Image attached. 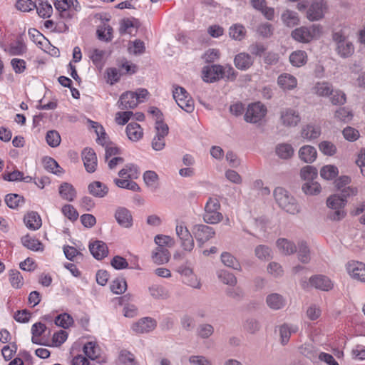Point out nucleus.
I'll return each mask as SVG.
<instances>
[{
	"instance_id": "nucleus-1",
	"label": "nucleus",
	"mask_w": 365,
	"mask_h": 365,
	"mask_svg": "<svg viewBox=\"0 0 365 365\" xmlns=\"http://www.w3.org/2000/svg\"><path fill=\"white\" fill-rule=\"evenodd\" d=\"M357 190L355 187H347L342 190L341 195H333L327 201V206L332 210L329 217L333 220H340L346 215L344 207L346 203V197L356 195Z\"/></svg>"
},
{
	"instance_id": "nucleus-2",
	"label": "nucleus",
	"mask_w": 365,
	"mask_h": 365,
	"mask_svg": "<svg viewBox=\"0 0 365 365\" xmlns=\"http://www.w3.org/2000/svg\"><path fill=\"white\" fill-rule=\"evenodd\" d=\"M274 197L278 205L287 213L296 215L300 212V206L296 199L285 189L276 187L274 190Z\"/></svg>"
},
{
	"instance_id": "nucleus-3",
	"label": "nucleus",
	"mask_w": 365,
	"mask_h": 365,
	"mask_svg": "<svg viewBox=\"0 0 365 365\" xmlns=\"http://www.w3.org/2000/svg\"><path fill=\"white\" fill-rule=\"evenodd\" d=\"M335 51L342 58H347L354 53V46L344 31H335L332 34Z\"/></svg>"
},
{
	"instance_id": "nucleus-4",
	"label": "nucleus",
	"mask_w": 365,
	"mask_h": 365,
	"mask_svg": "<svg viewBox=\"0 0 365 365\" xmlns=\"http://www.w3.org/2000/svg\"><path fill=\"white\" fill-rule=\"evenodd\" d=\"M322 28L319 24H313L310 26H300L295 29L291 33V36L299 43H309L314 38H319L322 34Z\"/></svg>"
},
{
	"instance_id": "nucleus-5",
	"label": "nucleus",
	"mask_w": 365,
	"mask_h": 365,
	"mask_svg": "<svg viewBox=\"0 0 365 365\" xmlns=\"http://www.w3.org/2000/svg\"><path fill=\"white\" fill-rule=\"evenodd\" d=\"M220 201L217 198L210 197L205 206L203 220L207 224H217L222 221L223 216L219 211L220 209Z\"/></svg>"
},
{
	"instance_id": "nucleus-6",
	"label": "nucleus",
	"mask_w": 365,
	"mask_h": 365,
	"mask_svg": "<svg viewBox=\"0 0 365 365\" xmlns=\"http://www.w3.org/2000/svg\"><path fill=\"white\" fill-rule=\"evenodd\" d=\"M173 96L176 103L181 109L188 113L193 112L195 109L194 101L184 88L175 86L173 91Z\"/></svg>"
},
{
	"instance_id": "nucleus-7",
	"label": "nucleus",
	"mask_w": 365,
	"mask_h": 365,
	"mask_svg": "<svg viewBox=\"0 0 365 365\" xmlns=\"http://www.w3.org/2000/svg\"><path fill=\"white\" fill-rule=\"evenodd\" d=\"M301 121L299 111L292 108H282L279 113V123L287 128L296 127Z\"/></svg>"
},
{
	"instance_id": "nucleus-8",
	"label": "nucleus",
	"mask_w": 365,
	"mask_h": 365,
	"mask_svg": "<svg viewBox=\"0 0 365 365\" xmlns=\"http://www.w3.org/2000/svg\"><path fill=\"white\" fill-rule=\"evenodd\" d=\"M327 10L328 5L325 0H312L307 10V18L310 21H319L324 16Z\"/></svg>"
},
{
	"instance_id": "nucleus-9",
	"label": "nucleus",
	"mask_w": 365,
	"mask_h": 365,
	"mask_svg": "<svg viewBox=\"0 0 365 365\" xmlns=\"http://www.w3.org/2000/svg\"><path fill=\"white\" fill-rule=\"evenodd\" d=\"M267 113V108L260 102L254 103L247 107L245 114V121L250 123L259 122Z\"/></svg>"
},
{
	"instance_id": "nucleus-10",
	"label": "nucleus",
	"mask_w": 365,
	"mask_h": 365,
	"mask_svg": "<svg viewBox=\"0 0 365 365\" xmlns=\"http://www.w3.org/2000/svg\"><path fill=\"white\" fill-rule=\"evenodd\" d=\"M176 235L181 241V246L184 250L191 252L195 246L192 235L189 230L181 222L178 224L175 227Z\"/></svg>"
},
{
	"instance_id": "nucleus-11",
	"label": "nucleus",
	"mask_w": 365,
	"mask_h": 365,
	"mask_svg": "<svg viewBox=\"0 0 365 365\" xmlns=\"http://www.w3.org/2000/svg\"><path fill=\"white\" fill-rule=\"evenodd\" d=\"M191 230L197 242L200 243V245H202L215 235V232L212 227L203 224L195 225Z\"/></svg>"
},
{
	"instance_id": "nucleus-12",
	"label": "nucleus",
	"mask_w": 365,
	"mask_h": 365,
	"mask_svg": "<svg viewBox=\"0 0 365 365\" xmlns=\"http://www.w3.org/2000/svg\"><path fill=\"white\" fill-rule=\"evenodd\" d=\"M157 327V321L149 317H143L133 323L131 329L135 334H147L153 331Z\"/></svg>"
},
{
	"instance_id": "nucleus-13",
	"label": "nucleus",
	"mask_w": 365,
	"mask_h": 365,
	"mask_svg": "<svg viewBox=\"0 0 365 365\" xmlns=\"http://www.w3.org/2000/svg\"><path fill=\"white\" fill-rule=\"evenodd\" d=\"M349 274L354 279L365 282V264L359 261H351L346 264Z\"/></svg>"
},
{
	"instance_id": "nucleus-14",
	"label": "nucleus",
	"mask_w": 365,
	"mask_h": 365,
	"mask_svg": "<svg viewBox=\"0 0 365 365\" xmlns=\"http://www.w3.org/2000/svg\"><path fill=\"white\" fill-rule=\"evenodd\" d=\"M221 65L205 66L202 69V79L207 83H213L222 78Z\"/></svg>"
},
{
	"instance_id": "nucleus-15",
	"label": "nucleus",
	"mask_w": 365,
	"mask_h": 365,
	"mask_svg": "<svg viewBox=\"0 0 365 365\" xmlns=\"http://www.w3.org/2000/svg\"><path fill=\"white\" fill-rule=\"evenodd\" d=\"M140 101H137L136 95L133 91H127L123 93L118 101V108L121 110L133 109L135 108Z\"/></svg>"
},
{
	"instance_id": "nucleus-16",
	"label": "nucleus",
	"mask_w": 365,
	"mask_h": 365,
	"mask_svg": "<svg viewBox=\"0 0 365 365\" xmlns=\"http://www.w3.org/2000/svg\"><path fill=\"white\" fill-rule=\"evenodd\" d=\"M82 160L87 172L94 173L97 167V157L93 149L86 148L82 152Z\"/></svg>"
},
{
	"instance_id": "nucleus-17",
	"label": "nucleus",
	"mask_w": 365,
	"mask_h": 365,
	"mask_svg": "<svg viewBox=\"0 0 365 365\" xmlns=\"http://www.w3.org/2000/svg\"><path fill=\"white\" fill-rule=\"evenodd\" d=\"M309 284L315 289L322 291H329L333 288V283L329 277L324 275H314L309 278Z\"/></svg>"
},
{
	"instance_id": "nucleus-18",
	"label": "nucleus",
	"mask_w": 365,
	"mask_h": 365,
	"mask_svg": "<svg viewBox=\"0 0 365 365\" xmlns=\"http://www.w3.org/2000/svg\"><path fill=\"white\" fill-rule=\"evenodd\" d=\"M254 63V58L252 56L245 52H241L237 54L234 58L235 67L241 71H246L250 68Z\"/></svg>"
},
{
	"instance_id": "nucleus-19",
	"label": "nucleus",
	"mask_w": 365,
	"mask_h": 365,
	"mask_svg": "<svg viewBox=\"0 0 365 365\" xmlns=\"http://www.w3.org/2000/svg\"><path fill=\"white\" fill-rule=\"evenodd\" d=\"M115 218L118 223L125 228L133 225V218L130 211L125 207H118L115 213Z\"/></svg>"
},
{
	"instance_id": "nucleus-20",
	"label": "nucleus",
	"mask_w": 365,
	"mask_h": 365,
	"mask_svg": "<svg viewBox=\"0 0 365 365\" xmlns=\"http://www.w3.org/2000/svg\"><path fill=\"white\" fill-rule=\"evenodd\" d=\"M89 250L93 257L97 259H101L106 257L108 254V249L105 242L96 240L89 245Z\"/></svg>"
},
{
	"instance_id": "nucleus-21",
	"label": "nucleus",
	"mask_w": 365,
	"mask_h": 365,
	"mask_svg": "<svg viewBox=\"0 0 365 365\" xmlns=\"http://www.w3.org/2000/svg\"><path fill=\"white\" fill-rule=\"evenodd\" d=\"M299 331V327L297 324L284 323L279 326V331L281 342L282 344H287L289 340L290 336Z\"/></svg>"
},
{
	"instance_id": "nucleus-22",
	"label": "nucleus",
	"mask_w": 365,
	"mask_h": 365,
	"mask_svg": "<svg viewBox=\"0 0 365 365\" xmlns=\"http://www.w3.org/2000/svg\"><path fill=\"white\" fill-rule=\"evenodd\" d=\"M266 303L273 310L282 309L287 303L286 299L278 293H272L267 296Z\"/></svg>"
},
{
	"instance_id": "nucleus-23",
	"label": "nucleus",
	"mask_w": 365,
	"mask_h": 365,
	"mask_svg": "<svg viewBox=\"0 0 365 365\" xmlns=\"http://www.w3.org/2000/svg\"><path fill=\"white\" fill-rule=\"evenodd\" d=\"M26 227L31 230H38L42 225L41 218L36 212H29L24 217Z\"/></svg>"
},
{
	"instance_id": "nucleus-24",
	"label": "nucleus",
	"mask_w": 365,
	"mask_h": 365,
	"mask_svg": "<svg viewBox=\"0 0 365 365\" xmlns=\"http://www.w3.org/2000/svg\"><path fill=\"white\" fill-rule=\"evenodd\" d=\"M128 138L133 142L138 141L143 136V130L137 123H130L125 129Z\"/></svg>"
},
{
	"instance_id": "nucleus-25",
	"label": "nucleus",
	"mask_w": 365,
	"mask_h": 365,
	"mask_svg": "<svg viewBox=\"0 0 365 365\" xmlns=\"http://www.w3.org/2000/svg\"><path fill=\"white\" fill-rule=\"evenodd\" d=\"M317 156V150L311 145H304L299 150V158L307 163L314 162Z\"/></svg>"
},
{
	"instance_id": "nucleus-26",
	"label": "nucleus",
	"mask_w": 365,
	"mask_h": 365,
	"mask_svg": "<svg viewBox=\"0 0 365 365\" xmlns=\"http://www.w3.org/2000/svg\"><path fill=\"white\" fill-rule=\"evenodd\" d=\"M88 192L91 195L96 197H103L108 192L107 185L100 181H94L88 185Z\"/></svg>"
},
{
	"instance_id": "nucleus-27",
	"label": "nucleus",
	"mask_w": 365,
	"mask_h": 365,
	"mask_svg": "<svg viewBox=\"0 0 365 365\" xmlns=\"http://www.w3.org/2000/svg\"><path fill=\"white\" fill-rule=\"evenodd\" d=\"M277 247L279 251L285 255H290L297 252L295 244L285 238H279L276 242Z\"/></svg>"
},
{
	"instance_id": "nucleus-28",
	"label": "nucleus",
	"mask_w": 365,
	"mask_h": 365,
	"mask_svg": "<svg viewBox=\"0 0 365 365\" xmlns=\"http://www.w3.org/2000/svg\"><path fill=\"white\" fill-rule=\"evenodd\" d=\"M277 83L283 90H292L297 85V78L289 73H282L277 78Z\"/></svg>"
},
{
	"instance_id": "nucleus-29",
	"label": "nucleus",
	"mask_w": 365,
	"mask_h": 365,
	"mask_svg": "<svg viewBox=\"0 0 365 365\" xmlns=\"http://www.w3.org/2000/svg\"><path fill=\"white\" fill-rule=\"evenodd\" d=\"M170 252L166 247H156L152 252L153 261L158 264L167 263L170 259Z\"/></svg>"
},
{
	"instance_id": "nucleus-30",
	"label": "nucleus",
	"mask_w": 365,
	"mask_h": 365,
	"mask_svg": "<svg viewBox=\"0 0 365 365\" xmlns=\"http://www.w3.org/2000/svg\"><path fill=\"white\" fill-rule=\"evenodd\" d=\"M61 197L69 202H72L76 197V191L73 186L68 182H63L58 188Z\"/></svg>"
},
{
	"instance_id": "nucleus-31",
	"label": "nucleus",
	"mask_w": 365,
	"mask_h": 365,
	"mask_svg": "<svg viewBox=\"0 0 365 365\" xmlns=\"http://www.w3.org/2000/svg\"><path fill=\"white\" fill-rule=\"evenodd\" d=\"M294 148L291 144L282 143L276 145L275 153L281 159L287 160L294 155Z\"/></svg>"
},
{
	"instance_id": "nucleus-32",
	"label": "nucleus",
	"mask_w": 365,
	"mask_h": 365,
	"mask_svg": "<svg viewBox=\"0 0 365 365\" xmlns=\"http://www.w3.org/2000/svg\"><path fill=\"white\" fill-rule=\"evenodd\" d=\"M320 134V128L312 124L304 125L301 130V136L308 140L317 138Z\"/></svg>"
},
{
	"instance_id": "nucleus-33",
	"label": "nucleus",
	"mask_w": 365,
	"mask_h": 365,
	"mask_svg": "<svg viewBox=\"0 0 365 365\" xmlns=\"http://www.w3.org/2000/svg\"><path fill=\"white\" fill-rule=\"evenodd\" d=\"M4 51L11 56H21L27 51L26 44L21 40L11 43Z\"/></svg>"
},
{
	"instance_id": "nucleus-34",
	"label": "nucleus",
	"mask_w": 365,
	"mask_h": 365,
	"mask_svg": "<svg viewBox=\"0 0 365 365\" xmlns=\"http://www.w3.org/2000/svg\"><path fill=\"white\" fill-rule=\"evenodd\" d=\"M74 3L78 4L76 0H55L54 6L56 10L61 12V16L71 18V15L67 11L73 6Z\"/></svg>"
},
{
	"instance_id": "nucleus-35",
	"label": "nucleus",
	"mask_w": 365,
	"mask_h": 365,
	"mask_svg": "<svg viewBox=\"0 0 365 365\" xmlns=\"http://www.w3.org/2000/svg\"><path fill=\"white\" fill-rule=\"evenodd\" d=\"M22 245L32 251H42L43 250V244L37 239L26 235L21 239Z\"/></svg>"
},
{
	"instance_id": "nucleus-36",
	"label": "nucleus",
	"mask_w": 365,
	"mask_h": 365,
	"mask_svg": "<svg viewBox=\"0 0 365 365\" xmlns=\"http://www.w3.org/2000/svg\"><path fill=\"white\" fill-rule=\"evenodd\" d=\"M222 263L235 270L240 271L241 265L239 261L230 252H224L220 256Z\"/></svg>"
},
{
	"instance_id": "nucleus-37",
	"label": "nucleus",
	"mask_w": 365,
	"mask_h": 365,
	"mask_svg": "<svg viewBox=\"0 0 365 365\" xmlns=\"http://www.w3.org/2000/svg\"><path fill=\"white\" fill-rule=\"evenodd\" d=\"M246 34V29L240 24H233L229 29L230 37L235 41H242L245 38Z\"/></svg>"
},
{
	"instance_id": "nucleus-38",
	"label": "nucleus",
	"mask_w": 365,
	"mask_h": 365,
	"mask_svg": "<svg viewBox=\"0 0 365 365\" xmlns=\"http://www.w3.org/2000/svg\"><path fill=\"white\" fill-rule=\"evenodd\" d=\"M283 23L288 27H293L299 23L298 14L291 10H286L282 14Z\"/></svg>"
},
{
	"instance_id": "nucleus-39",
	"label": "nucleus",
	"mask_w": 365,
	"mask_h": 365,
	"mask_svg": "<svg viewBox=\"0 0 365 365\" xmlns=\"http://www.w3.org/2000/svg\"><path fill=\"white\" fill-rule=\"evenodd\" d=\"M332 85L326 81L318 82L313 88L314 93L322 97L329 96L332 93Z\"/></svg>"
},
{
	"instance_id": "nucleus-40",
	"label": "nucleus",
	"mask_w": 365,
	"mask_h": 365,
	"mask_svg": "<svg viewBox=\"0 0 365 365\" xmlns=\"http://www.w3.org/2000/svg\"><path fill=\"white\" fill-rule=\"evenodd\" d=\"M307 56L304 51H295L289 56V61L294 66L300 67L307 63Z\"/></svg>"
},
{
	"instance_id": "nucleus-41",
	"label": "nucleus",
	"mask_w": 365,
	"mask_h": 365,
	"mask_svg": "<svg viewBox=\"0 0 365 365\" xmlns=\"http://www.w3.org/2000/svg\"><path fill=\"white\" fill-rule=\"evenodd\" d=\"M83 352L87 357L94 360L100 355V347L96 342L88 341L83 346Z\"/></svg>"
},
{
	"instance_id": "nucleus-42",
	"label": "nucleus",
	"mask_w": 365,
	"mask_h": 365,
	"mask_svg": "<svg viewBox=\"0 0 365 365\" xmlns=\"http://www.w3.org/2000/svg\"><path fill=\"white\" fill-rule=\"evenodd\" d=\"M105 56L106 51L104 50L93 48L89 51V58L96 67H103Z\"/></svg>"
},
{
	"instance_id": "nucleus-43",
	"label": "nucleus",
	"mask_w": 365,
	"mask_h": 365,
	"mask_svg": "<svg viewBox=\"0 0 365 365\" xmlns=\"http://www.w3.org/2000/svg\"><path fill=\"white\" fill-rule=\"evenodd\" d=\"M217 275L220 281L225 284L234 287L237 282L236 277L227 270L220 269L217 271Z\"/></svg>"
},
{
	"instance_id": "nucleus-44",
	"label": "nucleus",
	"mask_w": 365,
	"mask_h": 365,
	"mask_svg": "<svg viewBox=\"0 0 365 365\" xmlns=\"http://www.w3.org/2000/svg\"><path fill=\"white\" fill-rule=\"evenodd\" d=\"M35 8L39 16L42 18H48L53 12L52 6L47 1L38 0Z\"/></svg>"
},
{
	"instance_id": "nucleus-45",
	"label": "nucleus",
	"mask_w": 365,
	"mask_h": 365,
	"mask_svg": "<svg viewBox=\"0 0 365 365\" xmlns=\"http://www.w3.org/2000/svg\"><path fill=\"white\" fill-rule=\"evenodd\" d=\"M297 254L301 262L307 264L310 261V251L306 242L301 241L298 243Z\"/></svg>"
},
{
	"instance_id": "nucleus-46",
	"label": "nucleus",
	"mask_w": 365,
	"mask_h": 365,
	"mask_svg": "<svg viewBox=\"0 0 365 365\" xmlns=\"http://www.w3.org/2000/svg\"><path fill=\"white\" fill-rule=\"evenodd\" d=\"M45 169L53 174L59 175L63 173V169L58 163L51 157H45L43 160Z\"/></svg>"
},
{
	"instance_id": "nucleus-47",
	"label": "nucleus",
	"mask_w": 365,
	"mask_h": 365,
	"mask_svg": "<svg viewBox=\"0 0 365 365\" xmlns=\"http://www.w3.org/2000/svg\"><path fill=\"white\" fill-rule=\"evenodd\" d=\"M118 360L123 365H138L134 354L125 349L119 352Z\"/></svg>"
},
{
	"instance_id": "nucleus-48",
	"label": "nucleus",
	"mask_w": 365,
	"mask_h": 365,
	"mask_svg": "<svg viewBox=\"0 0 365 365\" xmlns=\"http://www.w3.org/2000/svg\"><path fill=\"white\" fill-rule=\"evenodd\" d=\"M317 170L311 165H306L301 169L300 175L301 178L307 182L314 181L317 177Z\"/></svg>"
},
{
	"instance_id": "nucleus-49",
	"label": "nucleus",
	"mask_w": 365,
	"mask_h": 365,
	"mask_svg": "<svg viewBox=\"0 0 365 365\" xmlns=\"http://www.w3.org/2000/svg\"><path fill=\"white\" fill-rule=\"evenodd\" d=\"M334 118L338 121L349 123L353 118V113L348 108L341 107L336 110Z\"/></svg>"
},
{
	"instance_id": "nucleus-50",
	"label": "nucleus",
	"mask_w": 365,
	"mask_h": 365,
	"mask_svg": "<svg viewBox=\"0 0 365 365\" xmlns=\"http://www.w3.org/2000/svg\"><path fill=\"white\" fill-rule=\"evenodd\" d=\"M143 180L145 183L153 190L158 187V175L152 170H148L143 174Z\"/></svg>"
},
{
	"instance_id": "nucleus-51",
	"label": "nucleus",
	"mask_w": 365,
	"mask_h": 365,
	"mask_svg": "<svg viewBox=\"0 0 365 365\" xmlns=\"http://www.w3.org/2000/svg\"><path fill=\"white\" fill-rule=\"evenodd\" d=\"M255 254L261 260H269L272 258V250L267 245H260L257 246L255 250Z\"/></svg>"
},
{
	"instance_id": "nucleus-52",
	"label": "nucleus",
	"mask_w": 365,
	"mask_h": 365,
	"mask_svg": "<svg viewBox=\"0 0 365 365\" xmlns=\"http://www.w3.org/2000/svg\"><path fill=\"white\" fill-rule=\"evenodd\" d=\"M302 190L307 195H317L321 192V185L316 181L306 182L302 185Z\"/></svg>"
},
{
	"instance_id": "nucleus-53",
	"label": "nucleus",
	"mask_w": 365,
	"mask_h": 365,
	"mask_svg": "<svg viewBox=\"0 0 365 365\" xmlns=\"http://www.w3.org/2000/svg\"><path fill=\"white\" fill-rule=\"evenodd\" d=\"M338 168L331 165L322 167L320 170V175L325 180H331L338 175Z\"/></svg>"
},
{
	"instance_id": "nucleus-54",
	"label": "nucleus",
	"mask_w": 365,
	"mask_h": 365,
	"mask_svg": "<svg viewBox=\"0 0 365 365\" xmlns=\"http://www.w3.org/2000/svg\"><path fill=\"white\" fill-rule=\"evenodd\" d=\"M5 202L10 208L15 209L24 203V197L17 194H8Z\"/></svg>"
},
{
	"instance_id": "nucleus-55",
	"label": "nucleus",
	"mask_w": 365,
	"mask_h": 365,
	"mask_svg": "<svg viewBox=\"0 0 365 365\" xmlns=\"http://www.w3.org/2000/svg\"><path fill=\"white\" fill-rule=\"evenodd\" d=\"M127 289V283L123 278H117L113 280L110 284L111 291L116 294H120L123 293Z\"/></svg>"
},
{
	"instance_id": "nucleus-56",
	"label": "nucleus",
	"mask_w": 365,
	"mask_h": 365,
	"mask_svg": "<svg viewBox=\"0 0 365 365\" xmlns=\"http://www.w3.org/2000/svg\"><path fill=\"white\" fill-rule=\"evenodd\" d=\"M73 323V318L66 313L59 314L55 319V324L63 329H68Z\"/></svg>"
},
{
	"instance_id": "nucleus-57",
	"label": "nucleus",
	"mask_w": 365,
	"mask_h": 365,
	"mask_svg": "<svg viewBox=\"0 0 365 365\" xmlns=\"http://www.w3.org/2000/svg\"><path fill=\"white\" fill-rule=\"evenodd\" d=\"M115 184L120 188H125L133 191H138L140 190V187L138 185L131 180H128V179H114Z\"/></svg>"
},
{
	"instance_id": "nucleus-58",
	"label": "nucleus",
	"mask_w": 365,
	"mask_h": 365,
	"mask_svg": "<svg viewBox=\"0 0 365 365\" xmlns=\"http://www.w3.org/2000/svg\"><path fill=\"white\" fill-rule=\"evenodd\" d=\"M46 140L49 146L56 148L61 143L60 134L55 130H48L46 135Z\"/></svg>"
},
{
	"instance_id": "nucleus-59",
	"label": "nucleus",
	"mask_w": 365,
	"mask_h": 365,
	"mask_svg": "<svg viewBox=\"0 0 365 365\" xmlns=\"http://www.w3.org/2000/svg\"><path fill=\"white\" fill-rule=\"evenodd\" d=\"M155 242L157 247H172L175 245L174 240L168 235H158L155 237Z\"/></svg>"
},
{
	"instance_id": "nucleus-60",
	"label": "nucleus",
	"mask_w": 365,
	"mask_h": 365,
	"mask_svg": "<svg viewBox=\"0 0 365 365\" xmlns=\"http://www.w3.org/2000/svg\"><path fill=\"white\" fill-rule=\"evenodd\" d=\"M214 333V327L209 324H200L197 329V334L202 339H207Z\"/></svg>"
},
{
	"instance_id": "nucleus-61",
	"label": "nucleus",
	"mask_w": 365,
	"mask_h": 365,
	"mask_svg": "<svg viewBox=\"0 0 365 365\" xmlns=\"http://www.w3.org/2000/svg\"><path fill=\"white\" fill-rule=\"evenodd\" d=\"M9 281L15 289H19L23 285V277L20 272L16 269L9 272Z\"/></svg>"
},
{
	"instance_id": "nucleus-62",
	"label": "nucleus",
	"mask_w": 365,
	"mask_h": 365,
	"mask_svg": "<svg viewBox=\"0 0 365 365\" xmlns=\"http://www.w3.org/2000/svg\"><path fill=\"white\" fill-rule=\"evenodd\" d=\"M112 31L113 29L110 25L103 24L97 30L98 38L106 41H110L112 38Z\"/></svg>"
},
{
	"instance_id": "nucleus-63",
	"label": "nucleus",
	"mask_w": 365,
	"mask_h": 365,
	"mask_svg": "<svg viewBox=\"0 0 365 365\" xmlns=\"http://www.w3.org/2000/svg\"><path fill=\"white\" fill-rule=\"evenodd\" d=\"M319 150L326 155L331 156L336 152L335 145L330 141H322L319 145Z\"/></svg>"
},
{
	"instance_id": "nucleus-64",
	"label": "nucleus",
	"mask_w": 365,
	"mask_h": 365,
	"mask_svg": "<svg viewBox=\"0 0 365 365\" xmlns=\"http://www.w3.org/2000/svg\"><path fill=\"white\" fill-rule=\"evenodd\" d=\"M188 361L193 365H212V361L202 355H192L189 357Z\"/></svg>"
}]
</instances>
